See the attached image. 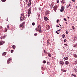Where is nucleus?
<instances>
[{"label": "nucleus", "mask_w": 77, "mask_h": 77, "mask_svg": "<svg viewBox=\"0 0 77 77\" xmlns=\"http://www.w3.org/2000/svg\"><path fill=\"white\" fill-rule=\"evenodd\" d=\"M35 30L36 31H38V32L39 31V33H42V29H41V27L40 25H39L37 28H35Z\"/></svg>", "instance_id": "1"}, {"label": "nucleus", "mask_w": 77, "mask_h": 77, "mask_svg": "<svg viewBox=\"0 0 77 77\" xmlns=\"http://www.w3.org/2000/svg\"><path fill=\"white\" fill-rule=\"evenodd\" d=\"M24 15L23 14H22L21 15V16H20V21L24 20H25L26 18H25V17H24Z\"/></svg>", "instance_id": "2"}, {"label": "nucleus", "mask_w": 77, "mask_h": 77, "mask_svg": "<svg viewBox=\"0 0 77 77\" xmlns=\"http://www.w3.org/2000/svg\"><path fill=\"white\" fill-rule=\"evenodd\" d=\"M31 8H30L29 9L28 11V17H30V14H31Z\"/></svg>", "instance_id": "3"}, {"label": "nucleus", "mask_w": 77, "mask_h": 77, "mask_svg": "<svg viewBox=\"0 0 77 77\" xmlns=\"http://www.w3.org/2000/svg\"><path fill=\"white\" fill-rule=\"evenodd\" d=\"M64 9H65V8L64 7H61L60 9V12H62L64 11Z\"/></svg>", "instance_id": "4"}, {"label": "nucleus", "mask_w": 77, "mask_h": 77, "mask_svg": "<svg viewBox=\"0 0 77 77\" xmlns=\"http://www.w3.org/2000/svg\"><path fill=\"white\" fill-rule=\"evenodd\" d=\"M46 29L47 30H49L50 29V26L48 25H46Z\"/></svg>", "instance_id": "5"}, {"label": "nucleus", "mask_w": 77, "mask_h": 77, "mask_svg": "<svg viewBox=\"0 0 77 77\" xmlns=\"http://www.w3.org/2000/svg\"><path fill=\"white\" fill-rule=\"evenodd\" d=\"M31 4H32V2L31 1V0H29V4H28L29 7H30V6H31Z\"/></svg>", "instance_id": "6"}, {"label": "nucleus", "mask_w": 77, "mask_h": 77, "mask_svg": "<svg viewBox=\"0 0 77 77\" xmlns=\"http://www.w3.org/2000/svg\"><path fill=\"white\" fill-rule=\"evenodd\" d=\"M54 9L55 12L56 11V10H57V6H54Z\"/></svg>", "instance_id": "7"}, {"label": "nucleus", "mask_w": 77, "mask_h": 77, "mask_svg": "<svg viewBox=\"0 0 77 77\" xmlns=\"http://www.w3.org/2000/svg\"><path fill=\"white\" fill-rule=\"evenodd\" d=\"M65 63L66 64V65H67L69 64V62H68V61H65Z\"/></svg>", "instance_id": "8"}, {"label": "nucleus", "mask_w": 77, "mask_h": 77, "mask_svg": "<svg viewBox=\"0 0 77 77\" xmlns=\"http://www.w3.org/2000/svg\"><path fill=\"white\" fill-rule=\"evenodd\" d=\"M44 20H45V21H47V20H48V18H47V17H44Z\"/></svg>", "instance_id": "9"}, {"label": "nucleus", "mask_w": 77, "mask_h": 77, "mask_svg": "<svg viewBox=\"0 0 77 77\" xmlns=\"http://www.w3.org/2000/svg\"><path fill=\"white\" fill-rule=\"evenodd\" d=\"M45 15H47V14H49V11H47L45 12Z\"/></svg>", "instance_id": "10"}, {"label": "nucleus", "mask_w": 77, "mask_h": 77, "mask_svg": "<svg viewBox=\"0 0 77 77\" xmlns=\"http://www.w3.org/2000/svg\"><path fill=\"white\" fill-rule=\"evenodd\" d=\"M47 54H48V56L49 57H51V54L49 53L48 52L47 53Z\"/></svg>", "instance_id": "11"}, {"label": "nucleus", "mask_w": 77, "mask_h": 77, "mask_svg": "<svg viewBox=\"0 0 77 77\" xmlns=\"http://www.w3.org/2000/svg\"><path fill=\"white\" fill-rule=\"evenodd\" d=\"M65 1L64 0H63L61 1V3L62 5H63L64 3H65Z\"/></svg>", "instance_id": "12"}, {"label": "nucleus", "mask_w": 77, "mask_h": 77, "mask_svg": "<svg viewBox=\"0 0 77 77\" xmlns=\"http://www.w3.org/2000/svg\"><path fill=\"white\" fill-rule=\"evenodd\" d=\"M60 64H61L62 65H63L64 64V62L63 61H60Z\"/></svg>", "instance_id": "13"}, {"label": "nucleus", "mask_w": 77, "mask_h": 77, "mask_svg": "<svg viewBox=\"0 0 77 77\" xmlns=\"http://www.w3.org/2000/svg\"><path fill=\"white\" fill-rule=\"evenodd\" d=\"M6 52H4L2 54V55L4 56H6Z\"/></svg>", "instance_id": "14"}, {"label": "nucleus", "mask_w": 77, "mask_h": 77, "mask_svg": "<svg viewBox=\"0 0 77 77\" xmlns=\"http://www.w3.org/2000/svg\"><path fill=\"white\" fill-rule=\"evenodd\" d=\"M64 59L66 60H68V57H64Z\"/></svg>", "instance_id": "15"}, {"label": "nucleus", "mask_w": 77, "mask_h": 77, "mask_svg": "<svg viewBox=\"0 0 77 77\" xmlns=\"http://www.w3.org/2000/svg\"><path fill=\"white\" fill-rule=\"evenodd\" d=\"M72 75L73 76H74V77H77V76L76 75H75V74H72Z\"/></svg>", "instance_id": "16"}, {"label": "nucleus", "mask_w": 77, "mask_h": 77, "mask_svg": "<svg viewBox=\"0 0 77 77\" xmlns=\"http://www.w3.org/2000/svg\"><path fill=\"white\" fill-rule=\"evenodd\" d=\"M20 27H24V25H23V24L22 23V24H20Z\"/></svg>", "instance_id": "17"}, {"label": "nucleus", "mask_w": 77, "mask_h": 77, "mask_svg": "<svg viewBox=\"0 0 77 77\" xmlns=\"http://www.w3.org/2000/svg\"><path fill=\"white\" fill-rule=\"evenodd\" d=\"M12 48H13V49H15V45H13L12 46Z\"/></svg>", "instance_id": "18"}, {"label": "nucleus", "mask_w": 77, "mask_h": 77, "mask_svg": "<svg viewBox=\"0 0 77 77\" xmlns=\"http://www.w3.org/2000/svg\"><path fill=\"white\" fill-rule=\"evenodd\" d=\"M47 42L48 44H50V40H48L47 41Z\"/></svg>", "instance_id": "19"}, {"label": "nucleus", "mask_w": 77, "mask_h": 77, "mask_svg": "<svg viewBox=\"0 0 77 77\" xmlns=\"http://www.w3.org/2000/svg\"><path fill=\"white\" fill-rule=\"evenodd\" d=\"M61 71H63V72H66V70H63V69H62Z\"/></svg>", "instance_id": "20"}, {"label": "nucleus", "mask_w": 77, "mask_h": 77, "mask_svg": "<svg viewBox=\"0 0 77 77\" xmlns=\"http://www.w3.org/2000/svg\"><path fill=\"white\" fill-rule=\"evenodd\" d=\"M43 63H46V61L45 60H44L43 61Z\"/></svg>", "instance_id": "21"}, {"label": "nucleus", "mask_w": 77, "mask_h": 77, "mask_svg": "<svg viewBox=\"0 0 77 77\" xmlns=\"http://www.w3.org/2000/svg\"><path fill=\"white\" fill-rule=\"evenodd\" d=\"M63 36H62V38H65V35H64V34H63Z\"/></svg>", "instance_id": "22"}, {"label": "nucleus", "mask_w": 77, "mask_h": 77, "mask_svg": "<svg viewBox=\"0 0 77 77\" xmlns=\"http://www.w3.org/2000/svg\"><path fill=\"white\" fill-rule=\"evenodd\" d=\"M2 2H6V0H1Z\"/></svg>", "instance_id": "23"}, {"label": "nucleus", "mask_w": 77, "mask_h": 77, "mask_svg": "<svg viewBox=\"0 0 77 77\" xmlns=\"http://www.w3.org/2000/svg\"><path fill=\"white\" fill-rule=\"evenodd\" d=\"M35 23L33 22L32 23V26H35Z\"/></svg>", "instance_id": "24"}, {"label": "nucleus", "mask_w": 77, "mask_h": 77, "mask_svg": "<svg viewBox=\"0 0 77 77\" xmlns=\"http://www.w3.org/2000/svg\"><path fill=\"white\" fill-rule=\"evenodd\" d=\"M77 44H76V45H74L73 47H77Z\"/></svg>", "instance_id": "25"}, {"label": "nucleus", "mask_w": 77, "mask_h": 77, "mask_svg": "<svg viewBox=\"0 0 77 77\" xmlns=\"http://www.w3.org/2000/svg\"><path fill=\"white\" fill-rule=\"evenodd\" d=\"M3 44V42H0V45H2Z\"/></svg>", "instance_id": "26"}, {"label": "nucleus", "mask_w": 77, "mask_h": 77, "mask_svg": "<svg viewBox=\"0 0 77 77\" xmlns=\"http://www.w3.org/2000/svg\"><path fill=\"white\" fill-rule=\"evenodd\" d=\"M51 8H53V5L51 4L50 5Z\"/></svg>", "instance_id": "27"}, {"label": "nucleus", "mask_w": 77, "mask_h": 77, "mask_svg": "<svg viewBox=\"0 0 77 77\" xmlns=\"http://www.w3.org/2000/svg\"><path fill=\"white\" fill-rule=\"evenodd\" d=\"M34 36H37V35H38V33H35V34H34Z\"/></svg>", "instance_id": "28"}, {"label": "nucleus", "mask_w": 77, "mask_h": 77, "mask_svg": "<svg viewBox=\"0 0 77 77\" xmlns=\"http://www.w3.org/2000/svg\"><path fill=\"white\" fill-rule=\"evenodd\" d=\"M74 57H77V55H76V54L74 55Z\"/></svg>", "instance_id": "29"}, {"label": "nucleus", "mask_w": 77, "mask_h": 77, "mask_svg": "<svg viewBox=\"0 0 77 77\" xmlns=\"http://www.w3.org/2000/svg\"><path fill=\"white\" fill-rule=\"evenodd\" d=\"M22 24L24 26V24H25V22H23V23Z\"/></svg>", "instance_id": "30"}, {"label": "nucleus", "mask_w": 77, "mask_h": 77, "mask_svg": "<svg viewBox=\"0 0 77 77\" xmlns=\"http://www.w3.org/2000/svg\"><path fill=\"white\" fill-rule=\"evenodd\" d=\"M12 60V58H9L8 59V60H9V61H10V60Z\"/></svg>", "instance_id": "31"}, {"label": "nucleus", "mask_w": 77, "mask_h": 77, "mask_svg": "<svg viewBox=\"0 0 77 77\" xmlns=\"http://www.w3.org/2000/svg\"><path fill=\"white\" fill-rule=\"evenodd\" d=\"M74 70H75V72H77V69H74Z\"/></svg>", "instance_id": "32"}, {"label": "nucleus", "mask_w": 77, "mask_h": 77, "mask_svg": "<svg viewBox=\"0 0 77 77\" xmlns=\"http://www.w3.org/2000/svg\"><path fill=\"white\" fill-rule=\"evenodd\" d=\"M64 21H67V20H66V18H64Z\"/></svg>", "instance_id": "33"}, {"label": "nucleus", "mask_w": 77, "mask_h": 77, "mask_svg": "<svg viewBox=\"0 0 77 77\" xmlns=\"http://www.w3.org/2000/svg\"><path fill=\"white\" fill-rule=\"evenodd\" d=\"M64 45H65V46L66 47V46H67V44H64Z\"/></svg>", "instance_id": "34"}, {"label": "nucleus", "mask_w": 77, "mask_h": 77, "mask_svg": "<svg viewBox=\"0 0 77 77\" xmlns=\"http://www.w3.org/2000/svg\"><path fill=\"white\" fill-rule=\"evenodd\" d=\"M13 52H14V51L13 50L11 51V53H13Z\"/></svg>", "instance_id": "35"}, {"label": "nucleus", "mask_w": 77, "mask_h": 77, "mask_svg": "<svg viewBox=\"0 0 77 77\" xmlns=\"http://www.w3.org/2000/svg\"><path fill=\"white\" fill-rule=\"evenodd\" d=\"M66 40L64 39V41L63 42H66Z\"/></svg>", "instance_id": "36"}, {"label": "nucleus", "mask_w": 77, "mask_h": 77, "mask_svg": "<svg viewBox=\"0 0 77 77\" xmlns=\"http://www.w3.org/2000/svg\"><path fill=\"white\" fill-rule=\"evenodd\" d=\"M59 20H57V23H58L59 22Z\"/></svg>", "instance_id": "37"}, {"label": "nucleus", "mask_w": 77, "mask_h": 77, "mask_svg": "<svg viewBox=\"0 0 77 77\" xmlns=\"http://www.w3.org/2000/svg\"><path fill=\"white\" fill-rule=\"evenodd\" d=\"M59 0H57V3H59Z\"/></svg>", "instance_id": "38"}, {"label": "nucleus", "mask_w": 77, "mask_h": 77, "mask_svg": "<svg viewBox=\"0 0 77 77\" xmlns=\"http://www.w3.org/2000/svg\"><path fill=\"white\" fill-rule=\"evenodd\" d=\"M7 28L8 29H9V26L8 25L7 26Z\"/></svg>", "instance_id": "39"}, {"label": "nucleus", "mask_w": 77, "mask_h": 77, "mask_svg": "<svg viewBox=\"0 0 77 77\" xmlns=\"http://www.w3.org/2000/svg\"><path fill=\"white\" fill-rule=\"evenodd\" d=\"M66 34H68V31H66Z\"/></svg>", "instance_id": "40"}, {"label": "nucleus", "mask_w": 77, "mask_h": 77, "mask_svg": "<svg viewBox=\"0 0 77 77\" xmlns=\"http://www.w3.org/2000/svg\"><path fill=\"white\" fill-rule=\"evenodd\" d=\"M6 21H8V18H7Z\"/></svg>", "instance_id": "41"}, {"label": "nucleus", "mask_w": 77, "mask_h": 77, "mask_svg": "<svg viewBox=\"0 0 77 77\" xmlns=\"http://www.w3.org/2000/svg\"><path fill=\"white\" fill-rule=\"evenodd\" d=\"M5 32L7 31V29H5Z\"/></svg>", "instance_id": "42"}, {"label": "nucleus", "mask_w": 77, "mask_h": 77, "mask_svg": "<svg viewBox=\"0 0 77 77\" xmlns=\"http://www.w3.org/2000/svg\"><path fill=\"white\" fill-rule=\"evenodd\" d=\"M2 42H3V43L5 44V42L4 41H2Z\"/></svg>", "instance_id": "43"}, {"label": "nucleus", "mask_w": 77, "mask_h": 77, "mask_svg": "<svg viewBox=\"0 0 77 77\" xmlns=\"http://www.w3.org/2000/svg\"><path fill=\"white\" fill-rule=\"evenodd\" d=\"M72 1H73V2H75V0H72Z\"/></svg>", "instance_id": "44"}, {"label": "nucleus", "mask_w": 77, "mask_h": 77, "mask_svg": "<svg viewBox=\"0 0 77 77\" xmlns=\"http://www.w3.org/2000/svg\"><path fill=\"white\" fill-rule=\"evenodd\" d=\"M72 29H73V30H74V31H75V29H75V28H73Z\"/></svg>", "instance_id": "45"}, {"label": "nucleus", "mask_w": 77, "mask_h": 77, "mask_svg": "<svg viewBox=\"0 0 77 77\" xmlns=\"http://www.w3.org/2000/svg\"><path fill=\"white\" fill-rule=\"evenodd\" d=\"M6 35H5L4 36L5 37V38H6Z\"/></svg>", "instance_id": "46"}, {"label": "nucleus", "mask_w": 77, "mask_h": 77, "mask_svg": "<svg viewBox=\"0 0 77 77\" xmlns=\"http://www.w3.org/2000/svg\"><path fill=\"white\" fill-rule=\"evenodd\" d=\"M72 28H74V26H72Z\"/></svg>", "instance_id": "47"}, {"label": "nucleus", "mask_w": 77, "mask_h": 77, "mask_svg": "<svg viewBox=\"0 0 77 77\" xmlns=\"http://www.w3.org/2000/svg\"><path fill=\"white\" fill-rule=\"evenodd\" d=\"M44 52L45 53V50H44Z\"/></svg>", "instance_id": "48"}, {"label": "nucleus", "mask_w": 77, "mask_h": 77, "mask_svg": "<svg viewBox=\"0 0 77 77\" xmlns=\"http://www.w3.org/2000/svg\"><path fill=\"white\" fill-rule=\"evenodd\" d=\"M39 10H40H40H41V8H39Z\"/></svg>", "instance_id": "49"}, {"label": "nucleus", "mask_w": 77, "mask_h": 77, "mask_svg": "<svg viewBox=\"0 0 77 77\" xmlns=\"http://www.w3.org/2000/svg\"><path fill=\"white\" fill-rule=\"evenodd\" d=\"M71 5V4H70L69 5V6H70Z\"/></svg>", "instance_id": "50"}, {"label": "nucleus", "mask_w": 77, "mask_h": 77, "mask_svg": "<svg viewBox=\"0 0 77 77\" xmlns=\"http://www.w3.org/2000/svg\"><path fill=\"white\" fill-rule=\"evenodd\" d=\"M38 17H40V14H39L38 15Z\"/></svg>", "instance_id": "51"}, {"label": "nucleus", "mask_w": 77, "mask_h": 77, "mask_svg": "<svg viewBox=\"0 0 77 77\" xmlns=\"http://www.w3.org/2000/svg\"><path fill=\"white\" fill-rule=\"evenodd\" d=\"M56 26L57 27H59V26L57 25Z\"/></svg>", "instance_id": "52"}, {"label": "nucleus", "mask_w": 77, "mask_h": 77, "mask_svg": "<svg viewBox=\"0 0 77 77\" xmlns=\"http://www.w3.org/2000/svg\"><path fill=\"white\" fill-rule=\"evenodd\" d=\"M2 37V38H5V37H4V36H3Z\"/></svg>", "instance_id": "53"}, {"label": "nucleus", "mask_w": 77, "mask_h": 77, "mask_svg": "<svg viewBox=\"0 0 77 77\" xmlns=\"http://www.w3.org/2000/svg\"><path fill=\"white\" fill-rule=\"evenodd\" d=\"M75 63H77V60L75 61Z\"/></svg>", "instance_id": "54"}, {"label": "nucleus", "mask_w": 77, "mask_h": 77, "mask_svg": "<svg viewBox=\"0 0 77 77\" xmlns=\"http://www.w3.org/2000/svg\"><path fill=\"white\" fill-rule=\"evenodd\" d=\"M57 31H56L55 32V33H57Z\"/></svg>", "instance_id": "55"}, {"label": "nucleus", "mask_w": 77, "mask_h": 77, "mask_svg": "<svg viewBox=\"0 0 77 77\" xmlns=\"http://www.w3.org/2000/svg\"><path fill=\"white\" fill-rule=\"evenodd\" d=\"M67 17V18H68V19H69V17Z\"/></svg>", "instance_id": "56"}, {"label": "nucleus", "mask_w": 77, "mask_h": 77, "mask_svg": "<svg viewBox=\"0 0 77 77\" xmlns=\"http://www.w3.org/2000/svg\"><path fill=\"white\" fill-rule=\"evenodd\" d=\"M26 3H27L28 2L27 1V0H26Z\"/></svg>", "instance_id": "57"}, {"label": "nucleus", "mask_w": 77, "mask_h": 77, "mask_svg": "<svg viewBox=\"0 0 77 77\" xmlns=\"http://www.w3.org/2000/svg\"><path fill=\"white\" fill-rule=\"evenodd\" d=\"M68 7H69L68 6H66V8H68Z\"/></svg>", "instance_id": "58"}, {"label": "nucleus", "mask_w": 77, "mask_h": 77, "mask_svg": "<svg viewBox=\"0 0 77 77\" xmlns=\"http://www.w3.org/2000/svg\"><path fill=\"white\" fill-rule=\"evenodd\" d=\"M57 34H59V32H57Z\"/></svg>", "instance_id": "59"}, {"label": "nucleus", "mask_w": 77, "mask_h": 77, "mask_svg": "<svg viewBox=\"0 0 77 77\" xmlns=\"http://www.w3.org/2000/svg\"><path fill=\"white\" fill-rule=\"evenodd\" d=\"M66 24H67V22H66Z\"/></svg>", "instance_id": "60"}, {"label": "nucleus", "mask_w": 77, "mask_h": 77, "mask_svg": "<svg viewBox=\"0 0 77 77\" xmlns=\"http://www.w3.org/2000/svg\"><path fill=\"white\" fill-rule=\"evenodd\" d=\"M60 30H61V29H59V31H60Z\"/></svg>", "instance_id": "61"}, {"label": "nucleus", "mask_w": 77, "mask_h": 77, "mask_svg": "<svg viewBox=\"0 0 77 77\" xmlns=\"http://www.w3.org/2000/svg\"><path fill=\"white\" fill-rule=\"evenodd\" d=\"M7 62V63H8V64H9V63H8V61Z\"/></svg>", "instance_id": "62"}, {"label": "nucleus", "mask_w": 77, "mask_h": 77, "mask_svg": "<svg viewBox=\"0 0 77 77\" xmlns=\"http://www.w3.org/2000/svg\"><path fill=\"white\" fill-rule=\"evenodd\" d=\"M57 31H59V30H57Z\"/></svg>", "instance_id": "63"}, {"label": "nucleus", "mask_w": 77, "mask_h": 77, "mask_svg": "<svg viewBox=\"0 0 77 77\" xmlns=\"http://www.w3.org/2000/svg\"><path fill=\"white\" fill-rule=\"evenodd\" d=\"M76 8H77V6H76Z\"/></svg>", "instance_id": "64"}]
</instances>
